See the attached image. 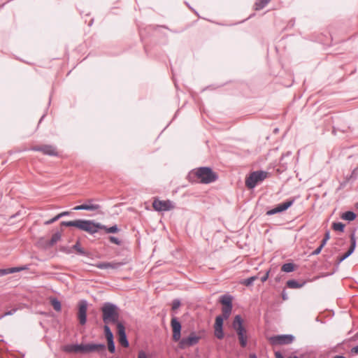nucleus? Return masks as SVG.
Masks as SVG:
<instances>
[{
    "mask_svg": "<svg viewBox=\"0 0 358 358\" xmlns=\"http://www.w3.org/2000/svg\"><path fill=\"white\" fill-rule=\"evenodd\" d=\"M103 331L107 341L114 340L113 334L111 331L110 327L108 326V324L104 325Z\"/></svg>",
    "mask_w": 358,
    "mask_h": 358,
    "instance_id": "nucleus-24",
    "label": "nucleus"
},
{
    "mask_svg": "<svg viewBox=\"0 0 358 358\" xmlns=\"http://www.w3.org/2000/svg\"><path fill=\"white\" fill-rule=\"evenodd\" d=\"M81 348L82 353L100 352L106 350V345L103 343L81 344Z\"/></svg>",
    "mask_w": 358,
    "mask_h": 358,
    "instance_id": "nucleus-12",
    "label": "nucleus"
},
{
    "mask_svg": "<svg viewBox=\"0 0 358 358\" xmlns=\"http://www.w3.org/2000/svg\"><path fill=\"white\" fill-rule=\"evenodd\" d=\"M73 210H82V208H80V206H75L73 208Z\"/></svg>",
    "mask_w": 358,
    "mask_h": 358,
    "instance_id": "nucleus-49",
    "label": "nucleus"
},
{
    "mask_svg": "<svg viewBox=\"0 0 358 358\" xmlns=\"http://www.w3.org/2000/svg\"><path fill=\"white\" fill-rule=\"evenodd\" d=\"M69 227H75L82 231L94 234L97 232L99 225H95L93 220L78 219L70 221Z\"/></svg>",
    "mask_w": 358,
    "mask_h": 358,
    "instance_id": "nucleus-6",
    "label": "nucleus"
},
{
    "mask_svg": "<svg viewBox=\"0 0 358 358\" xmlns=\"http://www.w3.org/2000/svg\"><path fill=\"white\" fill-rule=\"evenodd\" d=\"M87 310V301L85 300L80 301L78 304V319L81 325H84L86 324Z\"/></svg>",
    "mask_w": 358,
    "mask_h": 358,
    "instance_id": "nucleus-14",
    "label": "nucleus"
},
{
    "mask_svg": "<svg viewBox=\"0 0 358 358\" xmlns=\"http://www.w3.org/2000/svg\"><path fill=\"white\" fill-rule=\"evenodd\" d=\"M107 342H108V349L109 352L111 353H114L115 351L114 340L108 341Z\"/></svg>",
    "mask_w": 358,
    "mask_h": 358,
    "instance_id": "nucleus-32",
    "label": "nucleus"
},
{
    "mask_svg": "<svg viewBox=\"0 0 358 358\" xmlns=\"http://www.w3.org/2000/svg\"><path fill=\"white\" fill-rule=\"evenodd\" d=\"M31 150L41 152L49 156H58L57 148L52 145H36L31 148Z\"/></svg>",
    "mask_w": 358,
    "mask_h": 358,
    "instance_id": "nucleus-10",
    "label": "nucleus"
},
{
    "mask_svg": "<svg viewBox=\"0 0 358 358\" xmlns=\"http://www.w3.org/2000/svg\"><path fill=\"white\" fill-rule=\"evenodd\" d=\"M243 320L240 315L234 317L232 322V327L236 330L240 345L242 348H245L248 343V337L246 336V329L243 325Z\"/></svg>",
    "mask_w": 358,
    "mask_h": 358,
    "instance_id": "nucleus-5",
    "label": "nucleus"
},
{
    "mask_svg": "<svg viewBox=\"0 0 358 358\" xmlns=\"http://www.w3.org/2000/svg\"><path fill=\"white\" fill-rule=\"evenodd\" d=\"M28 268V265H25L23 266L12 267L8 268H1L0 269V276L6 275L10 273H14L16 272H20L21 271L27 270Z\"/></svg>",
    "mask_w": 358,
    "mask_h": 358,
    "instance_id": "nucleus-15",
    "label": "nucleus"
},
{
    "mask_svg": "<svg viewBox=\"0 0 358 358\" xmlns=\"http://www.w3.org/2000/svg\"><path fill=\"white\" fill-rule=\"evenodd\" d=\"M43 118V116L40 119V121L39 122H41L42 121V119Z\"/></svg>",
    "mask_w": 358,
    "mask_h": 358,
    "instance_id": "nucleus-55",
    "label": "nucleus"
},
{
    "mask_svg": "<svg viewBox=\"0 0 358 358\" xmlns=\"http://www.w3.org/2000/svg\"><path fill=\"white\" fill-rule=\"evenodd\" d=\"M345 226V225L342 222H333L331 227L334 231L343 232Z\"/></svg>",
    "mask_w": 358,
    "mask_h": 358,
    "instance_id": "nucleus-26",
    "label": "nucleus"
},
{
    "mask_svg": "<svg viewBox=\"0 0 358 358\" xmlns=\"http://www.w3.org/2000/svg\"><path fill=\"white\" fill-rule=\"evenodd\" d=\"M16 310H17L16 308H13L10 310H8L3 314V316L11 315L14 314L16 312Z\"/></svg>",
    "mask_w": 358,
    "mask_h": 358,
    "instance_id": "nucleus-39",
    "label": "nucleus"
},
{
    "mask_svg": "<svg viewBox=\"0 0 358 358\" xmlns=\"http://www.w3.org/2000/svg\"><path fill=\"white\" fill-rule=\"evenodd\" d=\"M59 219H60L59 217V215H57L56 216H55L52 219L45 221L44 222V224H45V225L51 224L54 223L55 222L57 221Z\"/></svg>",
    "mask_w": 358,
    "mask_h": 358,
    "instance_id": "nucleus-34",
    "label": "nucleus"
},
{
    "mask_svg": "<svg viewBox=\"0 0 358 358\" xmlns=\"http://www.w3.org/2000/svg\"><path fill=\"white\" fill-rule=\"evenodd\" d=\"M268 176V172L264 171H256L252 172L245 179V186L252 189L255 188L257 184L264 180Z\"/></svg>",
    "mask_w": 358,
    "mask_h": 358,
    "instance_id": "nucleus-7",
    "label": "nucleus"
},
{
    "mask_svg": "<svg viewBox=\"0 0 358 358\" xmlns=\"http://www.w3.org/2000/svg\"><path fill=\"white\" fill-rule=\"evenodd\" d=\"M70 221H62L60 222L61 227H69Z\"/></svg>",
    "mask_w": 358,
    "mask_h": 358,
    "instance_id": "nucleus-44",
    "label": "nucleus"
},
{
    "mask_svg": "<svg viewBox=\"0 0 358 358\" xmlns=\"http://www.w3.org/2000/svg\"><path fill=\"white\" fill-rule=\"evenodd\" d=\"M72 249L76 250V252L83 256H90V252H86L81 246L79 241H77L75 245H73Z\"/></svg>",
    "mask_w": 358,
    "mask_h": 358,
    "instance_id": "nucleus-19",
    "label": "nucleus"
},
{
    "mask_svg": "<svg viewBox=\"0 0 358 358\" xmlns=\"http://www.w3.org/2000/svg\"><path fill=\"white\" fill-rule=\"evenodd\" d=\"M296 199L291 198L286 200L285 202L278 204L275 208L268 210L266 212L267 215H273L276 213H282L286 210H287L289 207H291L294 203Z\"/></svg>",
    "mask_w": 358,
    "mask_h": 358,
    "instance_id": "nucleus-9",
    "label": "nucleus"
},
{
    "mask_svg": "<svg viewBox=\"0 0 358 358\" xmlns=\"http://www.w3.org/2000/svg\"><path fill=\"white\" fill-rule=\"evenodd\" d=\"M109 240L111 243L120 245L121 244V241H120L115 236H110Z\"/></svg>",
    "mask_w": 358,
    "mask_h": 358,
    "instance_id": "nucleus-35",
    "label": "nucleus"
},
{
    "mask_svg": "<svg viewBox=\"0 0 358 358\" xmlns=\"http://www.w3.org/2000/svg\"><path fill=\"white\" fill-rule=\"evenodd\" d=\"M306 284V281L301 282L295 280H289L286 282L287 287L291 289H298L302 287Z\"/></svg>",
    "mask_w": 358,
    "mask_h": 358,
    "instance_id": "nucleus-18",
    "label": "nucleus"
},
{
    "mask_svg": "<svg viewBox=\"0 0 358 358\" xmlns=\"http://www.w3.org/2000/svg\"><path fill=\"white\" fill-rule=\"evenodd\" d=\"M358 339V332L356 333L354 336L352 337L351 340L352 341H357Z\"/></svg>",
    "mask_w": 358,
    "mask_h": 358,
    "instance_id": "nucleus-46",
    "label": "nucleus"
},
{
    "mask_svg": "<svg viewBox=\"0 0 358 358\" xmlns=\"http://www.w3.org/2000/svg\"><path fill=\"white\" fill-rule=\"evenodd\" d=\"M61 236L62 234L59 231H57L54 234H52L49 242L50 245H55L61 238Z\"/></svg>",
    "mask_w": 358,
    "mask_h": 358,
    "instance_id": "nucleus-28",
    "label": "nucleus"
},
{
    "mask_svg": "<svg viewBox=\"0 0 358 358\" xmlns=\"http://www.w3.org/2000/svg\"><path fill=\"white\" fill-rule=\"evenodd\" d=\"M101 312L103 321L105 324L119 322V308L116 305L106 302L101 307Z\"/></svg>",
    "mask_w": 358,
    "mask_h": 358,
    "instance_id": "nucleus-4",
    "label": "nucleus"
},
{
    "mask_svg": "<svg viewBox=\"0 0 358 358\" xmlns=\"http://www.w3.org/2000/svg\"><path fill=\"white\" fill-rule=\"evenodd\" d=\"M332 358H346V357L343 355H335Z\"/></svg>",
    "mask_w": 358,
    "mask_h": 358,
    "instance_id": "nucleus-51",
    "label": "nucleus"
},
{
    "mask_svg": "<svg viewBox=\"0 0 358 358\" xmlns=\"http://www.w3.org/2000/svg\"><path fill=\"white\" fill-rule=\"evenodd\" d=\"M331 132H332V134H334V136L336 135L337 129L335 127H333Z\"/></svg>",
    "mask_w": 358,
    "mask_h": 358,
    "instance_id": "nucleus-48",
    "label": "nucleus"
},
{
    "mask_svg": "<svg viewBox=\"0 0 358 358\" xmlns=\"http://www.w3.org/2000/svg\"><path fill=\"white\" fill-rule=\"evenodd\" d=\"M180 306V301L179 299H174L172 302V310H176L178 309Z\"/></svg>",
    "mask_w": 358,
    "mask_h": 358,
    "instance_id": "nucleus-33",
    "label": "nucleus"
},
{
    "mask_svg": "<svg viewBox=\"0 0 358 358\" xmlns=\"http://www.w3.org/2000/svg\"><path fill=\"white\" fill-rule=\"evenodd\" d=\"M63 351L66 353H82L81 344H69L63 347Z\"/></svg>",
    "mask_w": 358,
    "mask_h": 358,
    "instance_id": "nucleus-16",
    "label": "nucleus"
},
{
    "mask_svg": "<svg viewBox=\"0 0 358 358\" xmlns=\"http://www.w3.org/2000/svg\"><path fill=\"white\" fill-rule=\"evenodd\" d=\"M232 301L233 297L229 294L222 295L220 299V302L222 305V315L216 317L214 324L215 336L218 339H222L224 336L223 331V322L224 320H227L231 313L233 308Z\"/></svg>",
    "mask_w": 358,
    "mask_h": 358,
    "instance_id": "nucleus-1",
    "label": "nucleus"
},
{
    "mask_svg": "<svg viewBox=\"0 0 358 358\" xmlns=\"http://www.w3.org/2000/svg\"><path fill=\"white\" fill-rule=\"evenodd\" d=\"M187 178L192 183L209 184L216 181L218 176L211 168L202 166L192 170L188 173Z\"/></svg>",
    "mask_w": 358,
    "mask_h": 358,
    "instance_id": "nucleus-3",
    "label": "nucleus"
},
{
    "mask_svg": "<svg viewBox=\"0 0 358 358\" xmlns=\"http://www.w3.org/2000/svg\"><path fill=\"white\" fill-rule=\"evenodd\" d=\"M350 352L352 354L358 355V345L357 346L353 347L352 348H351Z\"/></svg>",
    "mask_w": 358,
    "mask_h": 358,
    "instance_id": "nucleus-40",
    "label": "nucleus"
},
{
    "mask_svg": "<svg viewBox=\"0 0 358 358\" xmlns=\"http://www.w3.org/2000/svg\"><path fill=\"white\" fill-rule=\"evenodd\" d=\"M291 155V152H286V154H283L281 157V158L282 159L285 156H289Z\"/></svg>",
    "mask_w": 358,
    "mask_h": 358,
    "instance_id": "nucleus-50",
    "label": "nucleus"
},
{
    "mask_svg": "<svg viewBox=\"0 0 358 358\" xmlns=\"http://www.w3.org/2000/svg\"><path fill=\"white\" fill-rule=\"evenodd\" d=\"M290 358H299L297 356H293V357H291Z\"/></svg>",
    "mask_w": 358,
    "mask_h": 358,
    "instance_id": "nucleus-53",
    "label": "nucleus"
},
{
    "mask_svg": "<svg viewBox=\"0 0 358 358\" xmlns=\"http://www.w3.org/2000/svg\"><path fill=\"white\" fill-rule=\"evenodd\" d=\"M282 298L284 301H286L288 299V296L285 289H283L282 292Z\"/></svg>",
    "mask_w": 358,
    "mask_h": 358,
    "instance_id": "nucleus-42",
    "label": "nucleus"
},
{
    "mask_svg": "<svg viewBox=\"0 0 358 358\" xmlns=\"http://www.w3.org/2000/svg\"><path fill=\"white\" fill-rule=\"evenodd\" d=\"M96 267L100 269L116 268L117 264L110 262H100L96 264Z\"/></svg>",
    "mask_w": 358,
    "mask_h": 358,
    "instance_id": "nucleus-21",
    "label": "nucleus"
},
{
    "mask_svg": "<svg viewBox=\"0 0 358 358\" xmlns=\"http://www.w3.org/2000/svg\"><path fill=\"white\" fill-rule=\"evenodd\" d=\"M80 208H82V210H99L101 208V206L99 204L84 203L80 205Z\"/></svg>",
    "mask_w": 358,
    "mask_h": 358,
    "instance_id": "nucleus-23",
    "label": "nucleus"
},
{
    "mask_svg": "<svg viewBox=\"0 0 358 358\" xmlns=\"http://www.w3.org/2000/svg\"><path fill=\"white\" fill-rule=\"evenodd\" d=\"M275 358H284L282 353L279 351L275 352Z\"/></svg>",
    "mask_w": 358,
    "mask_h": 358,
    "instance_id": "nucleus-45",
    "label": "nucleus"
},
{
    "mask_svg": "<svg viewBox=\"0 0 358 358\" xmlns=\"http://www.w3.org/2000/svg\"><path fill=\"white\" fill-rule=\"evenodd\" d=\"M119 342L122 345V346H123L124 348L129 347V341L127 340V335L120 336L119 337Z\"/></svg>",
    "mask_w": 358,
    "mask_h": 358,
    "instance_id": "nucleus-30",
    "label": "nucleus"
},
{
    "mask_svg": "<svg viewBox=\"0 0 358 358\" xmlns=\"http://www.w3.org/2000/svg\"><path fill=\"white\" fill-rule=\"evenodd\" d=\"M171 326L173 331L172 339L173 341L179 343L178 347L180 349L195 345L199 342L201 337L196 336L195 332H192L189 336L181 338L182 325L177 317H172Z\"/></svg>",
    "mask_w": 358,
    "mask_h": 358,
    "instance_id": "nucleus-2",
    "label": "nucleus"
},
{
    "mask_svg": "<svg viewBox=\"0 0 358 358\" xmlns=\"http://www.w3.org/2000/svg\"><path fill=\"white\" fill-rule=\"evenodd\" d=\"M295 265L293 263L284 264L281 268L282 271L290 273L294 271Z\"/></svg>",
    "mask_w": 358,
    "mask_h": 358,
    "instance_id": "nucleus-25",
    "label": "nucleus"
},
{
    "mask_svg": "<svg viewBox=\"0 0 358 358\" xmlns=\"http://www.w3.org/2000/svg\"><path fill=\"white\" fill-rule=\"evenodd\" d=\"M92 201H93L92 199H89L87 201H88L89 203H91Z\"/></svg>",
    "mask_w": 358,
    "mask_h": 358,
    "instance_id": "nucleus-54",
    "label": "nucleus"
},
{
    "mask_svg": "<svg viewBox=\"0 0 358 358\" xmlns=\"http://www.w3.org/2000/svg\"><path fill=\"white\" fill-rule=\"evenodd\" d=\"M152 207L157 211H168L173 209L174 206L169 200L161 201L155 199L152 203Z\"/></svg>",
    "mask_w": 358,
    "mask_h": 358,
    "instance_id": "nucleus-13",
    "label": "nucleus"
},
{
    "mask_svg": "<svg viewBox=\"0 0 358 358\" xmlns=\"http://www.w3.org/2000/svg\"><path fill=\"white\" fill-rule=\"evenodd\" d=\"M271 0H257L255 3V10H260L263 9Z\"/></svg>",
    "mask_w": 358,
    "mask_h": 358,
    "instance_id": "nucleus-22",
    "label": "nucleus"
},
{
    "mask_svg": "<svg viewBox=\"0 0 358 358\" xmlns=\"http://www.w3.org/2000/svg\"><path fill=\"white\" fill-rule=\"evenodd\" d=\"M341 219L348 220V221H353L356 219L357 215L353 211H346L343 213L341 215Z\"/></svg>",
    "mask_w": 358,
    "mask_h": 358,
    "instance_id": "nucleus-20",
    "label": "nucleus"
},
{
    "mask_svg": "<svg viewBox=\"0 0 358 358\" xmlns=\"http://www.w3.org/2000/svg\"><path fill=\"white\" fill-rule=\"evenodd\" d=\"M138 358H148V356L143 350H140L138 352Z\"/></svg>",
    "mask_w": 358,
    "mask_h": 358,
    "instance_id": "nucleus-36",
    "label": "nucleus"
},
{
    "mask_svg": "<svg viewBox=\"0 0 358 358\" xmlns=\"http://www.w3.org/2000/svg\"><path fill=\"white\" fill-rule=\"evenodd\" d=\"M350 242H351L350 246L348 250L344 255L337 257L336 262V264L337 266H338L343 261H344L349 256H350L355 251V249L356 247V238H355V231L350 234Z\"/></svg>",
    "mask_w": 358,
    "mask_h": 358,
    "instance_id": "nucleus-11",
    "label": "nucleus"
},
{
    "mask_svg": "<svg viewBox=\"0 0 358 358\" xmlns=\"http://www.w3.org/2000/svg\"><path fill=\"white\" fill-rule=\"evenodd\" d=\"M95 225H99V228H97V231H99V229H104L106 231V233H117L119 231V228L117 227V225H113L112 227H107L105 225H102L100 223H96L95 222Z\"/></svg>",
    "mask_w": 358,
    "mask_h": 358,
    "instance_id": "nucleus-17",
    "label": "nucleus"
},
{
    "mask_svg": "<svg viewBox=\"0 0 358 358\" xmlns=\"http://www.w3.org/2000/svg\"><path fill=\"white\" fill-rule=\"evenodd\" d=\"M181 358H183V357H181Z\"/></svg>",
    "mask_w": 358,
    "mask_h": 358,
    "instance_id": "nucleus-56",
    "label": "nucleus"
},
{
    "mask_svg": "<svg viewBox=\"0 0 358 358\" xmlns=\"http://www.w3.org/2000/svg\"><path fill=\"white\" fill-rule=\"evenodd\" d=\"M268 340L272 345H287L294 341V336L291 334L276 335L269 337Z\"/></svg>",
    "mask_w": 358,
    "mask_h": 358,
    "instance_id": "nucleus-8",
    "label": "nucleus"
},
{
    "mask_svg": "<svg viewBox=\"0 0 358 358\" xmlns=\"http://www.w3.org/2000/svg\"><path fill=\"white\" fill-rule=\"evenodd\" d=\"M51 305L56 311H60L62 309L61 302L57 299L53 298L50 301Z\"/></svg>",
    "mask_w": 358,
    "mask_h": 358,
    "instance_id": "nucleus-27",
    "label": "nucleus"
},
{
    "mask_svg": "<svg viewBox=\"0 0 358 358\" xmlns=\"http://www.w3.org/2000/svg\"><path fill=\"white\" fill-rule=\"evenodd\" d=\"M115 324L117 325V334L119 337L127 335L125 332V327L122 322H119Z\"/></svg>",
    "mask_w": 358,
    "mask_h": 358,
    "instance_id": "nucleus-29",
    "label": "nucleus"
},
{
    "mask_svg": "<svg viewBox=\"0 0 358 358\" xmlns=\"http://www.w3.org/2000/svg\"><path fill=\"white\" fill-rule=\"evenodd\" d=\"M327 241H324V239H322V242H321V244L320 245V247H321L322 248H324V246L326 245Z\"/></svg>",
    "mask_w": 358,
    "mask_h": 358,
    "instance_id": "nucleus-47",
    "label": "nucleus"
},
{
    "mask_svg": "<svg viewBox=\"0 0 358 358\" xmlns=\"http://www.w3.org/2000/svg\"><path fill=\"white\" fill-rule=\"evenodd\" d=\"M249 358H257V357L255 354L253 353L250 355Z\"/></svg>",
    "mask_w": 358,
    "mask_h": 358,
    "instance_id": "nucleus-52",
    "label": "nucleus"
},
{
    "mask_svg": "<svg viewBox=\"0 0 358 358\" xmlns=\"http://www.w3.org/2000/svg\"><path fill=\"white\" fill-rule=\"evenodd\" d=\"M268 276H269V271H268L262 278H261V281L262 282H264L267 280V279L268 278Z\"/></svg>",
    "mask_w": 358,
    "mask_h": 358,
    "instance_id": "nucleus-38",
    "label": "nucleus"
},
{
    "mask_svg": "<svg viewBox=\"0 0 358 358\" xmlns=\"http://www.w3.org/2000/svg\"><path fill=\"white\" fill-rule=\"evenodd\" d=\"M69 213H70L69 211H64V212H62V213H59L58 215H59V218H61L62 217L69 215Z\"/></svg>",
    "mask_w": 358,
    "mask_h": 358,
    "instance_id": "nucleus-43",
    "label": "nucleus"
},
{
    "mask_svg": "<svg viewBox=\"0 0 358 358\" xmlns=\"http://www.w3.org/2000/svg\"><path fill=\"white\" fill-rule=\"evenodd\" d=\"M257 279V276H252V277H250L245 280H244L243 284L247 287L248 286H251L254 281Z\"/></svg>",
    "mask_w": 358,
    "mask_h": 358,
    "instance_id": "nucleus-31",
    "label": "nucleus"
},
{
    "mask_svg": "<svg viewBox=\"0 0 358 358\" xmlns=\"http://www.w3.org/2000/svg\"><path fill=\"white\" fill-rule=\"evenodd\" d=\"M322 250V248L319 246L317 249H315L314 251L312 252L311 255H319L321 252Z\"/></svg>",
    "mask_w": 358,
    "mask_h": 358,
    "instance_id": "nucleus-37",
    "label": "nucleus"
},
{
    "mask_svg": "<svg viewBox=\"0 0 358 358\" xmlns=\"http://www.w3.org/2000/svg\"><path fill=\"white\" fill-rule=\"evenodd\" d=\"M330 238V233L329 231H327L324 234V236L323 239H324V241H327Z\"/></svg>",
    "mask_w": 358,
    "mask_h": 358,
    "instance_id": "nucleus-41",
    "label": "nucleus"
}]
</instances>
